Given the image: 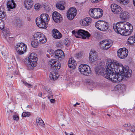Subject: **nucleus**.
Returning a JSON list of instances; mask_svg holds the SVG:
<instances>
[{
    "instance_id": "obj_1",
    "label": "nucleus",
    "mask_w": 135,
    "mask_h": 135,
    "mask_svg": "<svg viewBox=\"0 0 135 135\" xmlns=\"http://www.w3.org/2000/svg\"><path fill=\"white\" fill-rule=\"evenodd\" d=\"M106 67L104 72H101L100 70H95L98 73L113 83H118L126 77L131 76V70L128 67L124 69L122 64L118 61L111 59H108L106 63Z\"/></svg>"
},
{
    "instance_id": "obj_2",
    "label": "nucleus",
    "mask_w": 135,
    "mask_h": 135,
    "mask_svg": "<svg viewBox=\"0 0 135 135\" xmlns=\"http://www.w3.org/2000/svg\"><path fill=\"white\" fill-rule=\"evenodd\" d=\"M33 40L31 42L32 46L33 47H36L38 44H43L46 42L47 39L45 36L40 32H37L33 35Z\"/></svg>"
},
{
    "instance_id": "obj_3",
    "label": "nucleus",
    "mask_w": 135,
    "mask_h": 135,
    "mask_svg": "<svg viewBox=\"0 0 135 135\" xmlns=\"http://www.w3.org/2000/svg\"><path fill=\"white\" fill-rule=\"evenodd\" d=\"M37 54L34 52L30 54L28 57L27 69L29 70L32 69L34 67L37 65Z\"/></svg>"
},
{
    "instance_id": "obj_4",
    "label": "nucleus",
    "mask_w": 135,
    "mask_h": 135,
    "mask_svg": "<svg viewBox=\"0 0 135 135\" xmlns=\"http://www.w3.org/2000/svg\"><path fill=\"white\" fill-rule=\"evenodd\" d=\"M72 33L76 37H81L84 39L90 36V34L88 32L81 29L74 30L72 31Z\"/></svg>"
},
{
    "instance_id": "obj_5",
    "label": "nucleus",
    "mask_w": 135,
    "mask_h": 135,
    "mask_svg": "<svg viewBox=\"0 0 135 135\" xmlns=\"http://www.w3.org/2000/svg\"><path fill=\"white\" fill-rule=\"evenodd\" d=\"M89 13L90 16L95 18H100L103 14L102 9L99 8H91L89 10Z\"/></svg>"
},
{
    "instance_id": "obj_6",
    "label": "nucleus",
    "mask_w": 135,
    "mask_h": 135,
    "mask_svg": "<svg viewBox=\"0 0 135 135\" xmlns=\"http://www.w3.org/2000/svg\"><path fill=\"white\" fill-rule=\"evenodd\" d=\"M95 26L98 29L103 31H106L109 27L107 23L103 21H97L95 23Z\"/></svg>"
},
{
    "instance_id": "obj_7",
    "label": "nucleus",
    "mask_w": 135,
    "mask_h": 135,
    "mask_svg": "<svg viewBox=\"0 0 135 135\" xmlns=\"http://www.w3.org/2000/svg\"><path fill=\"white\" fill-rule=\"evenodd\" d=\"M123 31L122 32V35L127 36L129 35L133 31V27L132 25L128 22L124 23Z\"/></svg>"
},
{
    "instance_id": "obj_8",
    "label": "nucleus",
    "mask_w": 135,
    "mask_h": 135,
    "mask_svg": "<svg viewBox=\"0 0 135 135\" xmlns=\"http://www.w3.org/2000/svg\"><path fill=\"white\" fill-rule=\"evenodd\" d=\"M80 73L85 75H88L91 73V70L89 66L86 65L81 64L79 67Z\"/></svg>"
},
{
    "instance_id": "obj_9",
    "label": "nucleus",
    "mask_w": 135,
    "mask_h": 135,
    "mask_svg": "<svg viewBox=\"0 0 135 135\" xmlns=\"http://www.w3.org/2000/svg\"><path fill=\"white\" fill-rule=\"evenodd\" d=\"M113 41L111 40H103L99 43L100 47L103 50H107L110 48L112 45Z\"/></svg>"
},
{
    "instance_id": "obj_10",
    "label": "nucleus",
    "mask_w": 135,
    "mask_h": 135,
    "mask_svg": "<svg viewBox=\"0 0 135 135\" xmlns=\"http://www.w3.org/2000/svg\"><path fill=\"white\" fill-rule=\"evenodd\" d=\"M18 54L21 55L25 53L27 50V46L23 43H18L16 46Z\"/></svg>"
},
{
    "instance_id": "obj_11",
    "label": "nucleus",
    "mask_w": 135,
    "mask_h": 135,
    "mask_svg": "<svg viewBox=\"0 0 135 135\" xmlns=\"http://www.w3.org/2000/svg\"><path fill=\"white\" fill-rule=\"evenodd\" d=\"M124 23L122 22H119L116 24H114L113 27L114 30L117 33L122 35V32L123 31V27Z\"/></svg>"
},
{
    "instance_id": "obj_12",
    "label": "nucleus",
    "mask_w": 135,
    "mask_h": 135,
    "mask_svg": "<svg viewBox=\"0 0 135 135\" xmlns=\"http://www.w3.org/2000/svg\"><path fill=\"white\" fill-rule=\"evenodd\" d=\"M128 50L125 48L119 49L117 51V55L121 59H124L126 57L128 54Z\"/></svg>"
},
{
    "instance_id": "obj_13",
    "label": "nucleus",
    "mask_w": 135,
    "mask_h": 135,
    "mask_svg": "<svg viewBox=\"0 0 135 135\" xmlns=\"http://www.w3.org/2000/svg\"><path fill=\"white\" fill-rule=\"evenodd\" d=\"M76 15V10L74 8H70L67 12V16L69 20H72Z\"/></svg>"
},
{
    "instance_id": "obj_14",
    "label": "nucleus",
    "mask_w": 135,
    "mask_h": 135,
    "mask_svg": "<svg viewBox=\"0 0 135 135\" xmlns=\"http://www.w3.org/2000/svg\"><path fill=\"white\" fill-rule=\"evenodd\" d=\"M36 22L37 26L40 28H46L47 27L48 23L40 18L39 17H37L36 19Z\"/></svg>"
},
{
    "instance_id": "obj_15",
    "label": "nucleus",
    "mask_w": 135,
    "mask_h": 135,
    "mask_svg": "<svg viewBox=\"0 0 135 135\" xmlns=\"http://www.w3.org/2000/svg\"><path fill=\"white\" fill-rule=\"evenodd\" d=\"M110 7L112 11L115 14H119L122 12L121 7L116 4H112Z\"/></svg>"
},
{
    "instance_id": "obj_16",
    "label": "nucleus",
    "mask_w": 135,
    "mask_h": 135,
    "mask_svg": "<svg viewBox=\"0 0 135 135\" xmlns=\"http://www.w3.org/2000/svg\"><path fill=\"white\" fill-rule=\"evenodd\" d=\"M49 64L54 70L59 69H60L61 67L60 63L55 59L50 60L49 62Z\"/></svg>"
},
{
    "instance_id": "obj_17",
    "label": "nucleus",
    "mask_w": 135,
    "mask_h": 135,
    "mask_svg": "<svg viewBox=\"0 0 135 135\" xmlns=\"http://www.w3.org/2000/svg\"><path fill=\"white\" fill-rule=\"evenodd\" d=\"M52 17L54 21L57 23H60L62 20L61 15L56 11L54 12L53 13Z\"/></svg>"
},
{
    "instance_id": "obj_18",
    "label": "nucleus",
    "mask_w": 135,
    "mask_h": 135,
    "mask_svg": "<svg viewBox=\"0 0 135 135\" xmlns=\"http://www.w3.org/2000/svg\"><path fill=\"white\" fill-rule=\"evenodd\" d=\"M97 56L95 50H93L90 51L89 55V60L91 62L96 61L97 60Z\"/></svg>"
},
{
    "instance_id": "obj_19",
    "label": "nucleus",
    "mask_w": 135,
    "mask_h": 135,
    "mask_svg": "<svg viewBox=\"0 0 135 135\" xmlns=\"http://www.w3.org/2000/svg\"><path fill=\"white\" fill-rule=\"evenodd\" d=\"M56 57L59 60H61L63 59L65 56L64 54L63 51L61 49L57 50L55 52Z\"/></svg>"
},
{
    "instance_id": "obj_20",
    "label": "nucleus",
    "mask_w": 135,
    "mask_h": 135,
    "mask_svg": "<svg viewBox=\"0 0 135 135\" xmlns=\"http://www.w3.org/2000/svg\"><path fill=\"white\" fill-rule=\"evenodd\" d=\"M33 4V0H25L24 2V6L27 9L31 8Z\"/></svg>"
},
{
    "instance_id": "obj_21",
    "label": "nucleus",
    "mask_w": 135,
    "mask_h": 135,
    "mask_svg": "<svg viewBox=\"0 0 135 135\" xmlns=\"http://www.w3.org/2000/svg\"><path fill=\"white\" fill-rule=\"evenodd\" d=\"M52 33L53 37L55 38L59 39L62 37L61 33L56 29H53Z\"/></svg>"
},
{
    "instance_id": "obj_22",
    "label": "nucleus",
    "mask_w": 135,
    "mask_h": 135,
    "mask_svg": "<svg viewBox=\"0 0 135 135\" xmlns=\"http://www.w3.org/2000/svg\"><path fill=\"white\" fill-rule=\"evenodd\" d=\"M76 65V61L73 57L69 59L68 62V66L69 67L74 69Z\"/></svg>"
},
{
    "instance_id": "obj_23",
    "label": "nucleus",
    "mask_w": 135,
    "mask_h": 135,
    "mask_svg": "<svg viewBox=\"0 0 135 135\" xmlns=\"http://www.w3.org/2000/svg\"><path fill=\"white\" fill-rule=\"evenodd\" d=\"M91 22V19L89 17H87L83 19L81 22V25L87 26L90 25Z\"/></svg>"
},
{
    "instance_id": "obj_24",
    "label": "nucleus",
    "mask_w": 135,
    "mask_h": 135,
    "mask_svg": "<svg viewBox=\"0 0 135 135\" xmlns=\"http://www.w3.org/2000/svg\"><path fill=\"white\" fill-rule=\"evenodd\" d=\"M44 20L46 22L48 23L49 21L50 18L49 15L46 13H43L41 14L40 17H38Z\"/></svg>"
},
{
    "instance_id": "obj_25",
    "label": "nucleus",
    "mask_w": 135,
    "mask_h": 135,
    "mask_svg": "<svg viewBox=\"0 0 135 135\" xmlns=\"http://www.w3.org/2000/svg\"><path fill=\"white\" fill-rule=\"evenodd\" d=\"M15 4L13 0H11L8 1L7 3V7L8 8V10L9 11V9H13L15 7Z\"/></svg>"
},
{
    "instance_id": "obj_26",
    "label": "nucleus",
    "mask_w": 135,
    "mask_h": 135,
    "mask_svg": "<svg viewBox=\"0 0 135 135\" xmlns=\"http://www.w3.org/2000/svg\"><path fill=\"white\" fill-rule=\"evenodd\" d=\"M59 76V75L55 72L50 73L49 77L51 80H55L57 79Z\"/></svg>"
},
{
    "instance_id": "obj_27",
    "label": "nucleus",
    "mask_w": 135,
    "mask_h": 135,
    "mask_svg": "<svg viewBox=\"0 0 135 135\" xmlns=\"http://www.w3.org/2000/svg\"><path fill=\"white\" fill-rule=\"evenodd\" d=\"M44 89L48 94L49 96L48 97V99H50V98H52L53 94L51 90L47 86L45 87Z\"/></svg>"
},
{
    "instance_id": "obj_28",
    "label": "nucleus",
    "mask_w": 135,
    "mask_h": 135,
    "mask_svg": "<svg viewBox=\"0 0 135 135\" xmlns=\"http://www.w3.org/2000/svg\"><path fill=\"white\" fill-rule=\"evenodd\" d=\"M36 120V124L38 126H42L43 127L44 126V122L41 118H37Z\"/></svg>"
},
{
    "instance_id": "obj_29",
    "label": "nucleus",
    "mask_w": 135,
    "mask_h": 135,
    "mask_svg": "<svg viewBox=\"0 0 135 135\" xmlns=\"http://www.w3.org/2000/svg\"><path fill=\"white\" fill-rule=\"evenodd\" d=\"M120 17L123 19H125L128 18L129 17V13L127 11H125L120 13Z\"/></svg>"
},
{
    "instance_id": "obj_30",
    "label": "nucleus",
    "mask_w": 135,
    "mask_h": 135,
    "mask_svg": "<svg viewBox=\"0 0 135 135\" xmlns=\"http://www.w3.org/2000/svg\"><path fill=\"white\" fill-rule=\"evenodd\" d=\"M6 16V12L2 7H0V18H3Z\"/></svg>"
},
{
    "instance_id": "obj_31",
    "label": "nucleus",
    "mask_w": 135,
    "mask_h": 135,
    "mask_svg": "<svg viewBox=\"0 0 135 135\" xmlns=\"http://www.w3.org/2000/svg\"><path fill=\"white\" fill-rule=\"evenodd\" d=\"M127 42L130 45L133 44L135 42V37L133 36H130L127 40Z\"/></svg>"
},
{
    "instance_id": "obj_32",
    "label": "nucleus",
    "mask_w": 135,
    "mask_h": 135,
    "mask_svg": "<svg viewBox=\"0 0 135 135\" xmlns=\"http://www.w3.org/2000/svg\"><path fill=\"white\" fill-rule=\"evenodd\" d=\"M56 6L57 8L61 10H63L65 9L63 5L59 3L56 4Z\"/></svg>"
},
{
    "instance_id": "obj_33",
    "label": "nucleus",
    "mask_w": 135,
    "mask_h": 135,
    "mask_svg": "<svg viewBox=\"0 0 135 135\" xmlns=\"http://www.w3.org/2000/svg\"><path fill=\"white\" fill-rule=\"evenodd\" d=\"M118 2L121 4L126 5L129 2V0H119Z\"/></svg>"
},
{
    "instance_id": "obj_34",
    "label": "nucleus",
    "mask_w": 135,
    "mask_h": 135,
    "mask_svg": "<svg viewBox=\"0 0 135 135\" xmlns=\"http://www.w3.org/2000/svg\"><path fill=\"white\" fill-rule=\"evenodd\" d=\"M5 26V25L3 21L0 19V28L2 30H3Z\"/></svg>"
},
{
    "instance_id": "obj_35",
    "label": "nucleus",
    "mask_w": 135,
    "mask_h": 135,
    "mask_svg": "<svg viewBox=\"0 0 135 135\" xmlns=\"http://www.w3.org/2000/svg\"><path fill=\"white\" fill-rule=\"evenodd\" d=\"M30 113L29 112H23L22 114V115L23 117H29L30 115Z\"/></svg>"
},
{
    "instance_id": "obj_36",
    "label": "nucleus",
    "mask_w": 135,
    "mask_h": 135,
    "mask_svg": "<svg viewBox=\"0 0 135 135\" xmlns=\"http://www.w3.org/2000/svg\"><path fill=\"white\" fill-rule=\"evenodd\" d=\"M47 52H48L51 56H52L53 54H54V51L53 50L51 49H49L47 50Z\"/></svg>"
},
{
    "instance_id": "obj_37",
    "label": "nucleus",
    "mask_w": 135,
    "mask_h": 135,
    "mask_svg": "<svg viewBox=\"0 0 135 135\" xmlns=\"http://www.w3.org/2000/svg\"><path fill=\"white\" fill-rule=\"evenodd\" d=\"M41 6V5L39 3L36 4L35 5V9L36 10H38L40 8Z\"/></svg>"
},
{
    "instance_id": "obj_38",
    "label": "nucleus",
    "mask_w": 135,
    "mask_h": 135,
    "mask_svg": "<svg viewBox=\"0 0 135 135\" xmlns=\"http://www.w3.org/2000/svg\"><path fill=\"white\" fill-rule=\"evenodd\" d=\"M129 128L131 131L133 132H135V126L133 125H131Z\"/></svg>"
},
{
    "instance_id": "obj_39",
    "label": "nucleus",
    "mask_w": 135,
    "mask_h": 135,
    "mask_svg": "<svg viewBox=\"0 0 135 135\" xmlns=\"http://www.w3.org/2000/svg\"><path fill=\"white\" fill-rule=\"evenodd\" d=\"M23 83L25 85L27 86L28 88H32V85L30 84H28L26 82L23 81Z\"/></svg>"
},
{
    "instance_id": "obj_40",
    "label": "nucleus",
    "mask_w": 135,
    "mask_h": 135,
    "mask_svg": "<svg viewBox=\"0 0 135 135\" xmlns=\"http://www.w3.org/2000/svg\"><path fill=\"white\" fill-rule=\"evenodd\" d=\"M13 119L14 120L17 121L19 119V117L17 115H14L13 116Z\"/></svg>"
},
{
    "instance_id": "obj_41",
    "label": "nucleus",
    "mask_w": 135,
    "mask_h": 135,
    "mask_svg": "<svg viewBox=\"0 0 135 135\" xmlns=\"http://www.w3.org/2000/svg\"><path fill=\"white\" fill-rule=\"evenodd\" d=\"M14 38L13 37H9L7 40L8 41L10 42L13 41L14 40Z\"/></svg>"
},
{
    "instance_id": "obj_42",
    "label": "nucleus",
    "mask_w": 135,
    "mask_h": 135,
    "mask_svg": "<svg viewBox=\"0 0 135 135\" xmlns=\"http://www.w3.org/2000/svg\"><path fill=\"white\" fill-rule=\"evenodd\" d=\"M131 124L130 123H125V124H124L123 125V127H130L131 126Z\"/></svg>"
},
{
    "instance_id": "obj_43",
    "label": "nucleus",
    "mask_w": 135,
    "mask_h": 135,
    "mask_svg": "<svg viewBox=\"0 0 135 135\" xmlns=\"http://www.w3.org/2000/svg\"><path fill=\"white\" fill-rule=\"evenodd\" d=\"M100 1V0H91V1L93 3H97Z\"/></svg>"
},
{
    "instance_id": "obj_44",
    "label": "nucleus",
    "mask_w": 135,
    "mask_h": 135,
    "mask_svg": "<svg viewBox=\"0 0 135 135\" xmlns=\"http://www.w3.org/2000/svg\"><path fill=\"white\" fill-rule=\"evenodd\" d=\"M65 133L66 135H75L72 132H71L70 133H69L65 132Z\"/></svg>"
},
{
    "instance_id": "obj_45",
    "label": "nucleus",
    "mask_w": 135,
    "mask_h": 135,
    "mask_svg": "<svg viewBox=\"0 0 135 135\" xmlns=\"http://www.w3.org/2000/svg\"><path fill=\"white\" fill-rule=\"evenodd\" d=\"M50 101L52 103H54L55 102V100L54 99H51L50 98Z\"/></svg>"
},
{
    "instance_id": "obj_46",
    "label": "nucleus",
    "mask_w": 135,
    "mask_h": 135,
    "mask_svg": "<svg viewBox=\"0 0 135 135\" xmlns=\"http://www.w3.org/2000/svg\"><path fill=\"white\" fill-rule=\"evenodd\" d=\"M42 94L41 92H40L38 94V96L40 97H41L42 96Z\"/></svg>"
},
{
    "instance_id": "obj_47",
    "label": "nucleus",
    "mask_w": 135,
    "mask_h": 135,
    "mask_svg": "<svg viewBox=\"0 0 135 135\" xmlns=\"http://www.w3.org/2000/svg\"><path fill=\"white\" fill-rule=\"evenodd\" d=\"M80 103H78V102H77L76 104H75V105H74V106H75L77 104H78V105H79L80 104Z\"/></svg>"
},
{
    "instance_id": "obj_48",
    "label": "nucleus",
    "mask_w": 135,
    "mask_h": 135,
    "mask_svg": "<svg viewBox=\"0 0 135 135\" xmlns=\"http://www.w3.org/2000/svg\"><path fill=\"white\" fill-rule=\"evenodd\" d=\"M133 3L134 6H135V0H133Z\"/></svg>"
},
{
    "instance_id": "obj_49",
    "label": "nucleus",
    "mask_w": 135,
    "mask_h": 135,
    "mask_svg": "<svg viewBox=\"0 0 135 135\" xmlns=\"http://www.w3.org/2000/svg\"><path fill=\"white\" fill-rule=\"evenodd\" d=\"M48 57V58H50V56H49V55L48 54H47L46 55Z\"/></svg>"
},
{
    "instance_id": "obj_50",
    "label": "nucleus",
    "mask_w": 135,
    "mask_h": 135,
    "mask_svg": "<svg viewBox=\"0 0 135 135\" xmlns=\"http://www.w3.org/2000/svg\"><path fill=\"white\" fill-rule=\"evenodd\" d=\"M31 106L29 105H28L27 107V108H30V107Z\"/></svg>"
},
{
    "instance_id": "obj_51",
    "label": "nucleus",
    "mask_w": 135,
    "mask_h": 135,
    "mask_svg": "<svg viewBox=\"0 0 135 135\" xmlns=\"http://www.w3.org/2000/svg\"><path fill=\"white\" fill-rule=\"evenodd\" d=\"M66 46H68L69 45V44H68V43L67 44H66Z\"/></svg>"
},
{
    "instance_id": "obj_52",
    "label": "nucleus",
    "mask_w": 135,
    "mask_h": 135,
    "mask_svg": "<svg viewBox=\"0 0 135 135\" xmlns=\"http://www.w3.org/2000/svg\"><path fill=\"white\" fill-rule=\"evenodd\" d=\"M107 115H108L109 116H110V115L109 114H107Z\"/></svg>"
},
{
    "instance_id": "obj_53",
    "label": "nucleus",
    "mask_w": 135,
    "mask_h": 135,
    "mask_svg": "<svg viewBox=\"0 0 135 135\" xmlns=\"http://www.w3.org/2000/svg\"><path fill=\"white\" fill-rule=\"evenodd\" d=\"M12 76H11V78H12Z\"/></svg>"
},
{
    "instance_id": "obj_54",
    "label": "nucleus",
    "mask_w": 135,
    "mask_h": 135,
    "mask_svg": "<svg viewBox=\"0 0 135 135\" xmlns=\"http://www.w3.org/2000/svg\"><path fill=\"white\" fill-rule=\"evenodd\" d=\"M15 74V75H16V74Z\"/></svg>"
},
{
    "instance_id": "obj_55",
    "label": "nucleus",
    "mask_w": 135,
    "mask_h": 135,
    "mask_svg": "<svg viewBox=\"0 0 135 135\" xmlns=\"http://www.w3.org/2000/svg\"><path fill=\"white\" fill-rule=\"evenodd\" d=\"M63 125V124L62 125V126Z\"/></svg>"
}]
</instances>
